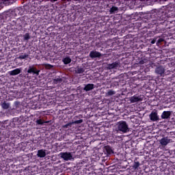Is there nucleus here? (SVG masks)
<instances>
[{
	"label": "nucleus",
	"instance_id": "aec40b11",
	"mask_svg": "<svg viewBox=\"0 0 175 175\" xmlns=\"http://www.w3.org/2000/svg\"><path fill=\"white\" fill-rule=\"evenodd\" d=\"M1 107L4 110H8L10 107V103H6V101H4L3 103H1Z\"/></svg>",
	"mask_w": 175,
	"mask_h": 175
},
{
	"label": "nucleus",
	"instance_id": "5701e85b",
	"mask_svg": "<svg viewBox=\"0 0 175 175\" xmlns=\"http://www.w3.org/2000/svg\"><path fill=\"white\" fill-rule=\"evenodd\" d=\"M2 5H3V6H9L10 5H13V2L12 1H1Z\"/></svg>",
	"mask_w": 175,
	"mask_h": 175
},
{
	"label": "nucleus",
	"instance_id": "f03ea898",
	"mask_svg": "<svg viewBox=\"0 0 175 175\" xmlns=\"http://www.w3.org/2000/svg\"><path fill=\"white\" fill-rule=\"evenodd\" d=\"M116 131L121 133H128L129 132V126L124 120L119 121L116 123Z\"/></svg>",
	"mask_w": 175,
	"mask_h": 175
},
{
	"label": "nucleus",
	"instance_id": "4c0bfd02",
	"mask_svg": "<svg viewBox=\"0 0 175 175\" xmlns=\"http://www.w3.org/2000/svg\"><path fill=\"white\" fill-rule=\"evenodd\" d=\"M49 66H50L51 68H53V66H51V65H49Z\"/></svg>",
	"mask_w": 175,
	"mask_h": 175
},
{
	"label": "nucleus",
	"instance_id": "4468645a",
	"mask_svg": "<svg viewBox=\"0 0 175 175\" xmlns=\"http://www.w3.org/2000/svg\"><path fill=\"white\" fill-rule=\"evenodd\" d=\"M172 115V112L170 111H164L161 116V118L162 120H167V118H170V116Z\"/></svg>",
	"mask_w": 175,
	"mask_h": 175
},
{
	"label": "nucleus",
	"instance_id": "4be33fe9",
	"mask_svg": "<svg viewBox=\"0 0 175 175\" xmlns=\"http://www.w3.org/2000/svg\"><path fill=\"white\" fill-rule=\"evenodd\" d=\"M105 150L107 154H108V155H111V154H113V150L110 146H105Z\"/></svg>",
	"mask_w": 175,
	"mask_h": 175
},
{
	"label": "nucleus",
	"instance_id": "a878e982",
	"mask_svg": "<svg viewBox=\"0 0 175 175\" xmlns=\"http://www.w3.org/2000/svg\"><path fill=\"white\" fill-rule=\"evenodd\" d=\"M148 62V60L146 58L142 59L139 62V65H144V64H147Z\"/></svg>",
	"mask_w": 175,
	"mask_h": 175
},
{
	"label": "nucleus",
	"instance_id": "39448f33",
	"mask_svg": "<svg viewBox=\"0 0 175 175\" xmlns=\"http://www.w3.org/2000/svg\"><path fill=\"white\" fill-rule=\"evenodd\" d=\"M12 14L14 17H20V16L24 14V9H23V8H15L12 10Z\"/></svg>",
	"mask_w": 175,
	"mask_h": 175
},
{
	"label": "nucleus",
	"instance_id": "ddd939ff",
	"mask_svg": "<svg viewBox=\"0 0 175 175\" xmlns=\"http://www.w3.org/2000/svg\"><path fill=\"white\" fill-rule=\"evenodd\" d=\"M89 56L90 58H99L102 57V53L96 51H90Z\"/></svg>",
	"mask_w": 175,
	"mask_h": 175
},
{
	"label": "nucleus",
	"instance_id": "c9c22d12",
	"mask_svg": "<svg viewBox=\"0 0 175 175\" xmlns=\"http://www.w3.org/2000/svg\"><path fill=\"white\" fill-rule=\"evenodd\" d=\"M23 28V23H19V29H21Z\"/></svg>",
	"mask_w": 175,
	"mask_h": 175
},
{
	"label": "nucleus",
	"instance_id": "f3484780",
	"mask_svg": "<svg viewBox=\"0 0 175 175\" xmlns=\"http://www.w3.org/2000/svg\"><path fill=\"white\" fill-rule=\"evenodd\" d=\"M20 73H21V68H16L9 72L10 76H16V75H20Z\"/></svg>",
	"mask_w": 175,
	"mask_h": 175
},
{
	"label": "nucleus",
	"instance_id": "412c9836",
	"mask_svg": "<svg viewBox=\"0 0 175 175\" xmlns=\"http://www.w3.org/2000/svg\"><path fill=\"white\" fill-rule=\"evenodd\" d=\"M62 61L64 65H68V64H70L72 62V59H70L69 57H64Z\"/></svg>",
	"mask_w": 175,
	"mask_h": 175
},
{
	"label": "nucleus",
	"instance_id": "2eb2a0df",
	"mask_svg": "<svg viewBox=\"0 0 175 175\" xmlns=\"http://www.w3.org/2000/svg\"><path fill=\"white\" fill-rule=\"evenodd\" d=\"M94 88L95 85H94V83H88L87 85H85L83 90L84 91H86V92H88V91H92V90H94Z\"/></svg>",
	"mask_w": 175,
	"mask_h": 175
},
{
	"label": "nucleus",
	"instance_id": "c756f323",
	"mask_svg": "<svg viewBox=\"0 0 175 175\" xmlns=\"http://www.w3.org/2000/svg\"><path fill=\"white\" fill-rule=\"evenodd\" d=\"M72 125H73V123L72 122H70V123H68L65 125L63 126V128L64 129H66V128H72Z\"/></svg>",
	"mask_w": 175,
	"mask_h": 175
},
{
	"label": "nucleus",
	"instance_id": "72a5a7b5",
	"mask_svg": "<svg viewBox=\"0 0 175 175\" xmlns=\"http://www.w3.org/2000/svg\"><path fill=\"white\" fill-rule=\"evenodd\" d=\"M155 42H157V39H153V40L151 41V44H155Z\"/></svg>",
	"mask_w": 175,
	"mask_h": 175
},
{
	"label": "nucleus",
	"instance_id": "20e7f679",
	"mask_svg": "<svg viewBox=\"0 0 175 175\" xmlns=\"http://www.w3.org/2000/svg\"><path fill=\"white\" fill-rule=\"evenodd\" d=\"M165 72V67H163V66H159L154 70V73H156V75H157L160 77H164Z\"/></svg>",
	"mask_w": 175,
	"mask_h": 175
},
{
	"label": "nucleus",
	"instance_id": "6e6552de",
	"mask_svg": "<svg viewBox=\"0 0 175 175\" xmlns=\"http://www.w3.org/2000/svg\"><path fill=\"white\" fill-rule=\"evenodd\" d=\"M120 65H121L120 62H115L113 63L107 64L106 68L107 70H111V69H117V68H120Z\"/></svg>",
	"mask_w": 175,
	"mask_h": 175
},
{
	"label": "nucleus",
	"instance_id": "9d476101",
	"mask_svg": "<svg viewBox=\"0 0 175 175\" xmlns=\"http://www.w3.org/2000/svg\"><path fill=\"white\" fill-rule=\"evenodd\" d=\"M151 121H159V116H158V112L157 111H152L149 115Z\"/></svg>",
	"mask_w": 175,
	"mask_h": 175
},
{
	"label": "nucleus",
	"instance_id": "a211bd4d",
	"mask_svg": "<svg viewBox=\"0 0 175 175\" xmlns=\"http://www.w3.org/2000/svg\"><path fill=\"white\" fill-rule=\"evenodd\" d=\"M84 72H85V68H84L83 67L77 66L75 68V73H77L78 75L84 73Z\"/></svg>",
	"mask_w": 175,
	"mask_h": 175
},
{
	"label": "nucleus",
	"instance_id": "0eeeda50",
	"mask_svg": "<svg viewBox=\"0 0 175 175\" xmlns=\"http://www.w3.org/2000/svg\"><path fill=\"white\" fill-rule=\"evenodd\" d=\"M27 73H29V75L33 74V75L39 76V73H40V70L36 69V68H35L33 66H29L27 70Z\"/></svg>",
	"mask_w": 175,
	"mask_h": 175
},
{
	"label": "nucleus",
	"instance_id": "393cba45",
	"mask_svg": "<svg viewBox=\"0 0 175 175\" xmlns=\"http://www.w3.org/2000/svg\"><path fill=\"white\" fill-rule=\"evenodd\" d=\"M117 10H118V8L113 6L110 9L109 12H110L111 14H113V13H116V12H117Z\"/></svg>",
	"mask_w": 175,
	"mask_h": 175
},
{
	"label": "nucleus",
	"instance_id": "e433bc0d",
	"mask_svg": "<svg viewBox=\"0 0 175 175\" xmlns=\"http://www.w3.org/2000/svg\"><path fill=\"white\" fill-rule=\"evenodd\" d=\"M44 124H49V121H44Z\"/></svg>",
	"mask_w": 175,
	"mask_h": 175
},
{
	"label": "nucleus",
	"instance_id": "cd10ccee",
	"mask_svg": "<svg viewBox=\"0 0 175 175\" xmlns=\"http://www.w3.org/2000/svg\"><path fill=\"white\" fill-rule=\"evenodd\" d=\"M139 166H140V163L139 161H137L134 163L133 167L136 170V169H137Z\"/></svg>",
	"mask_w": 175,
	"mask_h": 175
},
{
	"label": "nucleus",
	"instance_id": "f704fd0d",
	"mask_svg": "<svg viewBox=\"0 0 175 175\" xmlns=\"http://www.w3.org/2000/svg\"><path fill=\"white\" fill-rule=\"evenodd\" d=\"M3 8V4H2V2L0 1V10Z\"/></svg>",
	"mask_w": 175,
	"mask_h": 175
},
{
	"label": "nucleus",
	"instance_id": "473e14b6",
	"mask_svg": "<svg viewBox=\"0 0 175 175\" xmlns=\"http://www.w3.org/2000/svg\"><path fill=\"white\" fill-rule=\"evenodd\" d=\"M163 38H159L158 40H157V44H159L160 43H162V42H163Z\"/></svg>",
	"mask_w": 175,
	"mask_h": 175
},
{
	"label": "nucleus",
	"instance_id": "7ed1b4c3",
	"mask_svg": "<svg viewBox=\"0 0 175 175\" xmlns=\"http://www.w3.org/2000/svg\"><path fill=\"white\" fill-rule=\"evenodd\" d=\"M60 158H62L64 161H72L73 159V155L71 152H65L59 153Z\"/></svg>",
	"mask_w": 175,
	"mask_h": 175
},
{
	"label": "nucleus",
	"instance_id": "b1692460",
	"mask_svg": "<svg viewBox=\"0 0 175 175\" xmlns=\"http://www.w3.org/2000/svg\"><path fill=\"white\" fill-rule=\"evenodd\" d=\"M29 55L27 53H25L24 55H19L17 58L18 59H25V58H28Z\"/></svg>",
	"mask_w": 175,
	"mask_h": 175
},
{
	"label": "nucleus",
	"instance_id": "423d86ee",
	"mask_svg": "<svg viewBox=\"0 0 175 175\" xmlns=\"http://www.w3.org/2000/svg\"><path fill=\"white\" fill-rule=\"evenodd\" d=\"M25 8L26 9L28 8V10L31 12V13H33V12L36 10V3H35L34 1H29Z\"/></svg>",
	"mask_w": 175,
	"mask_h": 175
},
{
	"label": "nucleus",
	"instance_id": "dca6fc26",
	"mask_svg": "<svg viewBox=\"0 0 175 175\" xmlns=\"http://www.w3.org/2000/svg\"><path fill=\"white\" fill-rule=\"evenodd\" d=\"M47 154H46V150L40 149L37 152L38 158H44Z\"/></svg>",
	"mask_w": 175,
	"mask_h": 175
},
{
	"label": "nucleus",
	"instance_id": "2f4dec72",
	"mask_svg": "<svg viewBox=\"0 0 175 175\" xmlns=\"http://www.w3.org/2000/svg\"><path fill=\"white\" fill-rule=\"evenodd\" d=\"M81 122H83V120H76V121H74V122H72V124H81Z\"/></svg>",
	"mask_w": 175,
	"mask_h": 175
},
{
	"label": "nucleus",
	"instance_id": "1a4fd4ad",
	"mask_svg": "<svg viewBox=\"0 0 175 175\" xmlns=\"http://www.w3.org/2000/svg\"><path fill=\"white\" fill-rule=\"evenodd\" d=\"M13 11L12 10H10L8 11H6L3 13V18H5V20H10V18H13Z\"/></svg>",
	"mask_w": 175,
	"mask_h": 175
},
{
	"label": "nucleus",
	"instance_id": "bb28decb",
	"mask_svg": "<svg viewBox=\"0 0 175 175\" xmlns=\"http://www.w3.org/2000/svg\"><path fill=\"white\" fill-rule=\"evenodd\" d=\"M36 122L37 125H43V124H44V120L42 119H39V120H37Z\"/></svg>",
	"mask_w": 175,
	"mask_h": 175
},
{
	"label": "nucleus",
	"instance_id": "7c9ffc66",
	"mask_svg": "<svg viewBox=\"0 0 175 175\" xmlns=\"http://www.w3.org/2000/svg\"><path fill=\"white\" fill-rule=\"evenodd\" d=\"M116 92L113 90H109L107 95H109V96H111V95H115Z\"/></svg>",
	"mask_w": 175,
	"mask_h": 175
},
{
	"label": "nucleus",
	"instance_id": "c85d7f7f",
	"mask_svg": "<svg viewBox=\"0 0 175 175\" xmlns=\"http://www.w3.org/2000/svg\"><path fill=\"white\" fill-rule=\"evenodd\" d=\"M31 39V36H29V33H27L24 35V40H29Z\"/></svg>",
	"mask_w": 175,
	"mask_h": 175
},
{
	"label": "nucleus",
	"instance_id": "6ab92c4d",
	"mask_svg": "<svg viewBox=\"0 0 175 175\" xmlns=\"http://www.w3.org/2000/svg\"><path fill=\"white\" fill-rule=\"evenodd\" d=\"M62 83V78L56 77L53 81V84H61Z\"/></svg>",
	"mask_w": 175,
	"mask_h": 175
},
{
	"label": "nucleus",
	"instance_id": "f257e3e1",
	"mask_svg": "<svg viewBox=\"0 0 175 175\" xmlns=\"http://www.w3.org/2000/svg\"><path fill=\"white\" fill-rule=\"evenodd\" d=\"M152 18L151 20V25H158L161 23L159 21H166L167 17H170V15L167 14L166 12H159L158 14H154L150 15Z\"/></svg>",
	"mask_w": 175,
	"mask_h": 175
},
{
	"label": "nucleus",
	"instance_id": "f8f14e48",
	"mask_svg": "<svg viewBox=\"0 0 175 175\" xmlns=\"http://www.w3.org/2000/svg\"><path fill=\"white\" fill-rule=\"evenodd\" d=\"M172 139H168L167 137H163L161 139H160L159 143L161 146H167L170 143H172Z\"/></svg>",
	"mask_w": 175,
	"mask_h": 175
},
{
	"label": "nucleus",
	"instance_id": "9b49d317",
	"mask_svg": "<svg viewBox=\"0 0 175 175\" xmlns=\"http://www.w3.org/2000/svg\"><path fill=\"white\" fill-rule=\"evenodd\" d=\"M129 100L131 103H137V102H142V100H143V98H142V96L134 95L130 97Z\"/></svg>",
	"mask_w": 175,
	"mask_h": 175
}]
</instances>
